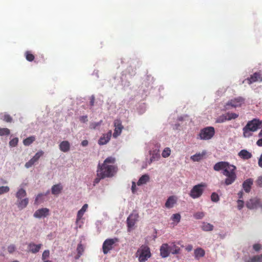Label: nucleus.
Here are the masks:
<instances>
[{
  "label": "nucleus",
  "instance_id": "nucleus-1",
  "mask_svg": "<svg viewBox=\"0 0 262 262\" xmlns=\"http://www.w3.org/2000/svg\"><path fill=\"white\" fill-rule=\"evenodd\" d=\"M213 169L217 171L223 170V174L226 177L224 181V184L226 185L232 184L236 179V166L230 164L227 162L221 161L216 163L214 165Z\"/></svg>",
  "mask_w": 262,
  "mask_h": 262
},
{
  "label": "nucleus",
  "instance_id": "nucleus-2",
  "mask_svg": "<svg viewBox=\"0 0 262 262\" xmlns=\"http://www.w3.org/2000/svg\"><path fill=\"white\" fill-rule=\"evenodd\" d=\"M116 159L112 157H107L102 164H99L97 170L102 177L111 178L118 171V167L115 164Z\"/></svg>",
  "mask_w": 262,
  "mask_h": 262
},
{
  "label": "nucleus",
  "instance_id": "nucleus-3",
  "mask_svg": "<svg viewBox=\"0 0 262 262\" xmlns=\"http://www.w3.org/2000/svg\"><path fill=\"white\" fill-rule=\"evenodd\" d=\"M262 126V121L254 118L248 122L246 125L243 128V136L245 138H249L252 136L251 132H256Z\"/></svg>",
  "mask_w": 262,
  "mask_h": 262
},
{
  "label": "nucleus",
  "instance_id": "nucleus-4",
  "mask_svg": "<svg viewBox=\"0 0 262 262\" xmlns=\"http://www.w3.org/2000/svg\"><path fill=\"white\" fill-rule=\"evenodd\" d=\"M135 256L139 262H145L151 256L149 247L145 245H142L137 250Z\"/></svg>",
  "mask_w": 262,
  "mask_h": 262
},
{
  "label": "nucleus",
  "instance_id": "nucleus-5",
  "mask_svg": "<svg viewBox=\"0 0 262 262\" xmlns=\"http://www.w3.org/2000/svg\"><path fill=\"white\" fill-rule=\"evenodd\" d=\"M206 187V185L203 183L194 185L189 193V196L193 199L199 198L203 194Z\"/></svg>",
  "mask_w": 262,
  "mask_h": 262
},
{
  "label": "nucleus",
  "instance_id": "nucleus-6",
  "mask_svg": "<svg viewBox=\"0 0 262 262\" xmlns=\"http://www.w3.org/2000/svg\"><path fill=\"white\" fill-rule=\"evenodd\" d=\"M215 134L213 127L209 126L202 129L199 134L200 139L201 140H209L213 137Z\"/></svg>",
  "mask_w": 262,
  "mask_h": 262
},
{
  "label": "nucleus",
  "instance_id": "nucleus-7",
  "mask_svg": "<svg viewBox=\"0 0 262 262\" xmlns=\"http://www.w3.org/2000/svg\"><path fill=\"white\" fill-rule=\"evenodd\" d=\"M118 242L117 238H108L104 241L102 245V250L104 254H107L113 249L114 244Z\"/></svg>",
  "mask_w": 262,
  "mask_h": 262
},
{
  "label": "nucleus",
  "instance_id": "nucleus-8",
  "mask_svg": "<svg viewBox=\"0 0 262 262\" xmlns=\"http://www.w3.org/2000/svg\"><path fill=\"white\" fill-rule=\"evenodd\" d=\"M138 218L139 214L135 210H134L132 213L127 217L126 222L128 231H130V229L134 226Z\"/></svg>",
  "mask_w": 262,
  "mask_h": 262
},
{
  "label": "nucleus",
  "instance_id": "nucleus-9",
  "mask_svg": "<svg viewBox=\"0 0 262 262\" xmlns=\"http://www.w3.org/2000/svg\"><path fill=\"white\" fill-rule=\"evenodd\" d=\"M246 207L249 209L262 208V202L257 198H252L246 202Z\"/></svg>",
  "mask_w": 262,
  "mask_h": 262
},
{
  "label": "nucleus",
  "instance_id": "nucleus-10",
  "mask_svg": "<svg viewBox=\"0 0 262 262\" xmlns=\"http://www.w3.org/2000/svg\"><path fill=\"white\" fill-rule=\"evenodd\" d=\"M244 99L241 97H238L229 101L225 105L226 109H229L230 107H240L244 102Z\"/></svg>",
  "mask_w": 262,
  "mask_h": 262
},
{
  "label": "nucleus",
  "instance_id": "nucleus-11",
  "mask_svg": "<svg viewBox=\"0 0 262 262\" xmlns=\"http://www.w3.org/2000/svg\"><path fill=\"white\" fill-rule=\"evenodd\" d=\"M114 124L115 129L113 133V137L116 138L121 134L123 129V126L122 125V122L120 119H115L114 122Z\"/></svg>",
  "mask_w": 262,
  "mask_h": 262
},
{
  "label": "nucleus",
  "instance_id": "nucleus-12",
  "mask_svg": "<svg viewBox=\"0 0 262 262\" xmlns=\"http://www.w3.org/2000/svg\"><path fill=\"white\" fill-rule=\"evenodd\" d=\"M50 210L47 208H42L37 210L34 213V217L35 218L45 217L49 215Z\"/></svg>",
  "mask_w": 262,
  "mask_h": 262
},
{
  "label": "nucleus",
  "instance_id": "nucleus-13",
  "mask_svg": "<svg viewBox=\"0 0 262 262\" xmlns=\"http://www.w3.org/2000/svg\"><path fill=\"white\" fill-rule=\"evenodd\" d=\"M246 80L249 84L257 81H262V75L260 72H255L253 74L251 75L250 77L246 79Z\"/></svg>",
  "mask_w": 262,
  "mask_h": 262
},
{
  "label": "nucleus",
  "instance_id": "nucleus-14",
  "mask_svg": "<svg viewBox=\"0 0 262 262\" xmlns=\"http://www.w3.org/2000/svg\"><path fill=\"white\" fill-rule=\"evenodd\" d=\"M160 255L163 258L168 257L170 253V247L167 244H163L160 249Z\"/></svg>",
  "mask_w": 262,
  "mask_h": 262
},
{
  "label": "nucleus",
  "instance_id": "nucleus-15",
  "mask_svg": "<svg viewBox=\"0 0 262 262\" xmlns=\"http://www.w3.org/2000/svg\"><path fill=\"white\" fill-rule=\"evenodd\" d=\"M253 183V180L251 178H249L246 180L243 183L242 186L243 189L247 193L250 192Z\"/></svg>",
  "mask_w": 262,
  "mask_h": 262
},
{
  "label": "nucleus",
  "instance_id": "nucleus-16",
  "mask_svg": "<svg viewBox=\"0 0 262 262\" xmlns=\"http://www.w3.org/2000/svg\"><path fill=\"white\" fill-rule=\"evenodd\" d=\"M42 246L41 244L36 245L33 243H30L28 246V251L32 253H36L40 250Z\"/></svg>",
  "mask_w": 262,
  "mask_h": 262
},
{
  "label": "nucleus",
  "instance_id": "nucleus-17",
  "mask_svg": "<svg viewBox=\"0 0 262 262\" xmlns=\"http://www.w3.org/2000/svg\"><path fill=\"white\" fill-rule=\"evenodd\" d=\"M112 136L111 131L108 132L106 134H104L99 140L98 144L99 145L106 144L111 139Z\"/></svg>",
  "mask_w": 262,
  "mask_h": 262
},
{
  "label": "nucleus",
  "instance_id": "nucleus-18",
  "mask_svg": "<svg viewBox=\"0 0 262 262\" xmlns=\"http://www.w3.org/2000/svg\"><path fill=\"white\" fill-rule=\"evenodd\" d=\"M206 155V151L204 150L202 152L196 153V154L191 156L190 159L193 162H199L203 159Z\"/></svg>",
  "mask_w": 262,
  "mask_h": 262
},
{
  "label": "nucleus",
  "instance_id": "nucleus-19",
  "mask_svg": "<svg viewBox=\"0 0 262 262\" xmlns=\"http://www.w3.org/2000/svg\"><path fill=\"white\" fill-rule=\"evenodd\" d=\"M29 203V199L27 198L18 200L17 205L19 210H22L26 208Z\"/></svg>",
  "mask_w": 262,
  "mask_h": 262
},
{
  "label": "nucleus",
  "instance_id": "nucleus-20",
  "mask_svg": "<svg viewBox=\"0 0 262 262\" xmlns=\"http://www.w3.org/2000/svg\"><path fill=\"white\" fill-rule=\"evenodd\" d=\"M177 202V198L175 196L172 195L169 196L165 204V206L167 208H172L174 206V205Z\"/></svg>",
  "mask_w": 262,
  "mask_h": 262
},
{
  "label": "nucleus",
  "instance_id": "nucleus-21",
  "mask_svg": "<svg viewBox=\"0 0 262 262\" xmlns=\"http://www.w3.org/2000/svg\"><path fill=\"white\" fill-rule=\"evenodd\" d=\"M88 208V204H85L82 206L81 209L78 211L77 214V217H76V223L77 224H78V223L79 222V221H80V220L81 219L82 216L83 215L84 212L86 211Z\"/></svg>",
  "mask_w": 262,
  "mask_h": 262
},
{
  "label": "nucleus",
  "instance_id": "nucleus-22",
  "mask_svg": "<svg viewBox=\"0 0 262 262\" xmlns=\"http://www.w3.org/2000/svg\"><path fill=\"white\" fill-rule=\"evenodd\" d=\"M70 148V144L68 141H63L59 144V149L63 152H68Z\"/></svg>",
  "mask_w": 262,
  "mask_h": 262
},
{
  "label": "nucleus",
  "instance_id": "nucleus-23",
  "mask_svg": "<svg viewBox=\"0 0 262 262\" xmlns=\"http://www.w3.org/2000/svg\"><path fill=\"white\" fill-rule=\"evenodd\" d=\"M62 186L61 184L54 185L51 188L52 193L54 195L59 194L62 190Z\"/></svg>",
  "mask_w": 262,
  "mask_h": 262
},
{
  "label": "nucleus",
  "instance_id": "nucleus-24",
  "mask_svg": "<svg viewBox=\"0 0 262 262\" xmlns=\"http://www.w3.org/2000/svg\"><path fill=\"white\" fill-rule=\"evenodd\" d=\"M238 156L245 160L249 159L252 156V154L246 149H242L238 153Z\"/></svg>",
  "mask_w": 262,
  "mask_h": 262
},
{
  "label": "nucleus",
  "instance_id": "nucleus-25",
  "mask_svg": "<svg viewBox=\"0 0 262 262\" xmlns=\"http://www.w3.org/2000/svg\"><path fill=\"white\" fill-rule=\"evenodd\" d=\"M194 257L196 259H199L205 255V252L204 249L201 248H198L194 251Z\"/></svg>",
  "mask_w": 262,
  "mask_h": 262
},
{
  "label": "nucleus",
  "instance_id": "nucleus-26",
  "mask_svg": "<svg viewBox=\"0 0 262 262\" xmlns=\"http://www.w3.org/2000/svg\"><path fill=\"white\" fill-rule=\"evenodd\" d=\"M149 180V177L148 174H145L142 176L139 179L137 185L140 186L143 184H145Z\"/></svg>",
  "mask_w": 262,
  "mask_h": 262
},
{
  "label": "nucleus",
  "instance_id": "nucleus-27",
  "mask_svg": "<svg viewBox=\"0 0 262 262\" xmlns=\"http://www.w3.org/2000/svg\"><path fill=\"white\" fill-rule=\"evenodd\" d=\"M0 119L4 120L6 122L10 123L12 121L13 119L12 117L6 113H1L0 114Z\"/></svg>",
  "mask_w": 262,
  "mask_h": 262
},
{
  "label": "nucleus",
  "instance_id": "nucleus-28",
  "mask_svg": "<svg viewBox=\"0 0 262 262\" xmlns=\"http://www.w3.org/2000/svg\"><path fill=\"white\" fill-rule=\"evenodd\" d=\"M27 195L26 190L23 188L19 189L16 193V197L18 200L21 199Z\"/></svg>",
  "mask_w": 262,
  "mask_h": 262
},
{
  "label": "nucleus",
  "instance_id": "nucleus-29",
  "mask_svg": "<svg viewBox=\"0 0 262 262\" xmlns=\"http://www.w3.org/2000/svg\"><path fill=\"white\" fill-rule=\"evenodd\" d=\"M246 262H262V254L255 255L246 260Z\"/></svg>",
  "mask_w": 262,
  "mask_h": 262
},
{
  "label": "nucleus",
  "instance_id": "nucleus-30",
  "mask_svg": "<svg viewBox=\"0 0 262 262\" xmlns=\"http://www.w3.org/2000/svg\"><path fill=\"white\" fill-rule=\"evenodd\" d=\"M77 255L76 259H78L83 254L84 252V248L81 244H79L77 247Z\"/></svg>",
  "mask_w": 262,
  "mask_h": 262
},
{
  "label": "nucleus",
  "instance_id": "nucleus-31",
  "mask_svg": "<svg viewBox=\"0 0 262 262\" xmlns=\"http://www.w3.org/2000/svg\"><path fill=\"white\" fill-rule=\"evenodd\" d=\"M202 229L205 231H212L213 229V226L209 223H204L202 226Z\"/></svg>",
  "mask_w": 262,
  "mask_h": 262
},
{
  "label": "nucleus",
  "instance_id": "nucleus-32",
  "mask_svg": "<svg viewBox=\"0 0 262 262\" xmlns=\"http://www.w3.org/2000/svg\"><path fill=\"white\" fill-rule=\"evenodd\" d=\"M35 140L34 136H30L23 140V143L26 146H29L32 144Z\"/></svg>",
  "mask_w": 262,
  "mask_h": 262
},
{
  "label": "nucleus",
  "instance_id": "nucleus-33",
  "mask_svg": "<svg viewBox=\"0 0 262 262\" xmlns=\"http://www.w3.org/2000/svg\"><path fill=\"white\" fill-rule=\"evenodd\" d=\"M180 252V248L173 245L172 247H170V252L173 254L179 253Z\"/></svg>",
  "mask_w": 262,
  "mask_h": 262
},
{
  "label": "nucleus",
  "instance_id": "nucleus-34",
  "mask_svg": "<svg viewBox=\"0 0 262 262\" xmlns=\"http://www.w3.org/2000/svg\"><path fill=\"white\" fill-rule=\"evenodd\" d=\"M226 116H227V120L229 121L232 119H235L237 118L238 117V114H237L236 113L228 112L226 114Z\"/></svg>",
  "mask_w": 262,
  "mask_h": 262
},
{
  "label": "nucleus",
  "instance_id": "nucleus-35",
  "mask_svg": "<svg viewBox=\"0 0 262 262\" xmlns=\"http://www.w3.org/2000/svg\"><path fill=\"white\" fill-rule=\"evenodd\" d=\"M25 56L26 59L29 61H32L35 58L34 55H33L30 51L26 52Z\"/></svg>",
  "mask_w": 262,
  "mask_h": 262
},
{
  "label": "nucleus",
  "instance_id": "nucleus-36",
  "mask_svg": "<svg viewBox=\"0 0 262 262\" xmlns=\"http://www.w3.org/2000/svg\"><path fill=\"white\" fill-rule=\"evenodd\" d=\"M36 162L37 160L34 157H33L28 162L26 163L25 167L27 168H29L33 165Z\"/></svg>",
  "mask_w": 262,
  "mask_h": 262
},
{
  "label": "nucleus",
  "instance_id": "nucleus-37",
  "mask_svg": "<svg viewBox=\"0 0 262 262\" xmlns=\"http://www.w3.org/2000/svg\"><path fill=\"white\" fill-rule=\"evenodd\" d=\"M10 131L7 128H0V136H8L10 135Z\"/></svg>",
  "mask_w": 262,
  "mask_h": 262
},
{
  "label": "nucleus",
  "instance_id": "nucleus-38",
  "mask_svg": "<svg viewBox=\"0 0 262 262\" xmlns=\"http://www.w3.org/2000/svg\"><path fill=\"white\" fill-rule=\"evenodd\" d=\"M104 178V177H102L99 174V172L98 170H97V178H96L93 181V185L95 186L96 184L99 183L101 179H103Z\"/></svg>",
  "mask_w": 262,
  "mask_h": 262
},
{
  "label": "nucleus",
  "instance_id": "nucleus-39",
  "mask_svg": "<svg viewBox=\"0 0 262 262\" xmlns=\"http://www.w3.org/2000/svg\"><path fill=\"white\" fill-rule=\"evenodd\" d=\"M227 120V116H226V114L222 115L219 117L216 120V123H223Z\"/></svg>",
  "mask_w": 262,
  "mask_h": 262
},
{
  "label": "nucleus",
  "instance_id": "nucleus-40",
  "mask_svg": "<svg viewBox=\"0 0 262 262\" xmlns=\"http://www.w3.org/2000/svg\"><path fill=\"white\" fill-rule=\"evenodd\" d=\"M170 149L169 147H166L163 150L162 153V156L164 158H167L170 156Z\"/></svg>",
  "mask_w": 262,
  "mask_h": 262
},
{
  "label": "nucleus",
  "instance_id": "nucleus-41",
  "mask_svg": "<svg viewBox=\"0 0 262 262\" xmlns=\"http://www.w3.org/2000/svg\"><path fill=\"white\" fill-rule=\"evenodd\" d=\"M18 142V138H14L12 140H11L9 142V145L11 147H15L17 146Z\"/></svg>",
  "mask_w": 262,
  "mask_h": 262
},
{
  "label": "nucleus",
  "instance_id": "nucleus-42",
  "mask_svg": "<svg viewBox=\"0 0 262 262\" xmlns=\"http://www.w3.org/2000/svg\"><path fill=\"white\" fill-rule=\"evenodd\" d=\"M10 188L8 186H1L0 187V195L7 193L9 191Z\"/></svg>",
  "mask_w": 262,
  "mask_h": 262
},
{
  "label": "nucleus",
  "instance_id": "nucleus-43",
  "mask_svg": "<svg viewBox=\"0 0 262 262\" xmlns=\"http://www.w3.org/2000/svg\"><path fill=\"white\" fill-rule=\"evenodd\" d=\"M171 220L173 221L179 223L181 220V215L179 213L173 214L171 216Z\"/></svg>",
  "mask_w": 262,
  "mask_h": 262
},
{
  "label": "nucleus",
  "instance_id": "nucleus-44",
  "mask_svg": "<svg viewBox=\"0 0 262 262\" xmlns=\"http://www.w3.org/2000/svg\"><path fill=\"white\" fill-rule=\"evenodd\" d=\"M211 201L214 202H217L219 201V196L215 192H213L211 195Z\"/></svg>",
  "mask_w": 262,
  "mask_h": 262
},
{
  "label": "nucleus",
  "instance_id": "nucleus-45",
  "mask_svg": "<svg viewBox=\"0 0 262 262\" xmlns=\"http://www.w3.org/2000/svg\"><path fill=\"white\" fill-rule=\"evenodd\" d=\"M204 213L203 212H198L194 214L193 216L196 219H201L204 216Z\"/></svg>",
  "mask_w": 262,
  "mask_h": 262
},
{
  "label": "nucleus",
  "instance_id": "nucleus-46",
  "mask_svg": "<svg viewBox=\"0 0 262 262\" xmlns=\"http://www.w3.org/2000/svg\"><path fill=\"white\" fill-rule=\"evenodd\" d=\"M50 255V251L48 250H45L42 254V259L45 260L46 258H48Z\"/></svg>",
  "mask_w": 262,
  "mask_h": 262
},
{
  "label": "nucleus",
  "instance_id": "nucleus-47",
  "mask_svg": "<svg viewBox=\"0 0 262 262\" xmlns=\"http://www.w3.org/2000/svg\"><path fill=\"white\" fill-rule=\"evenodd\" d=\"M237 204L238 210H241L244 207V202L243 200L239 199L237 201Z\"/></svg>",
  "mask_w": 262,
  "mask_h": 262
},
{
  "label": "nucleus",
  "instance_id": "nucleus-48",
  "mask_svg": "<svg viewBox=\"0 0 262 262\" xmlns=\"http://www.w3.org/2000/svg\"><path fill=\"white\" fill-rule=\"evenodd\" d=\"M43 152L42 150H40L36 152L35 156L33 157L37 161L39 160V159L43 155Z\"/></svg>",
  "mask_w": 262,
  "mask_h": 262
},
{
  "label": "nucleus",
  "instance_id": "nucleus-49",
  "mask_svg": "<svg viewBox=\"0 0 262 262\" xmlns=\"http://www.w3.org/2000/svg\"><path fill=\"white\" fill-rule=\"evenodd\" d=\"M102 121H100L99 122H93L90 125V127L91 129H95L97 126H100L101 123Z\"/></svg>",
  "mask_w": 262,
  "mask_h": 262
},
{
  "label": "nucleus",
  "instance_id": "nucleus-50",
  "mask_svg": "<svg viewBox=\"0 0 262 262\" xmlns=\"http://www.w3.org/2000/svg\"><path fill=\"white\" fill-rule=\"evenodd\" d=\"M15 250V247L13 245H10L8 247V251L10 253H13Z\"/></svg>",
  "mask_w": 262,
  "mask_h": 262
},
{
  "label": "nucleus",
  "instance_id": "nucleus-51",
  "mask_svg": "<svg viewBox=\"0 0 262 262\" xmlns=\"http://www.w3.org/2000/svg\"><path fill=\"white\" fill-rule=\"evenodd\" d=\"M256 183L257 186L259 187L262 186V176H259V177H258L256 181Z\"/></svg>",
  "mask_w": 262,
  "mask_h": 262
},
{
  "label": "nucleus",
  "instance_id": "nucleus-52",
  "mask_svg": "<svg viewBox=\"0 0 262 262\" xmlns=\"http://www.w3.org/2000/svg\"><path fill=\"white\" fill-rule=\"evenodd\" d=\"M90 104L91 106H93L95 103V98L94 95H92L90 97Z\"/></svg>",
  "mask_w": 262,
  "mask_h": 262
},
{
  "label": "nucleus",
  "instance_id": "nucleus-53",
  "mask_svg": "<svg viewBox=\"0 0 262 262\" xmlns=\"http://www.w3.org/2000/svg\"><path fill=\"white\" fill-rule=\"evenodd\" d=\"M261 245L259 244H254L253 246V248L256 251H258L261 249Z\"/></svg>",
  "mask_w": 262,
  "mask_h": 262
},
{
  "label": "nucleus",
  "instance_id": "nucleus-54",
  "mask_svg": "<svg viewBox=\"0 0 262 262\" xmlns=\"http://www.w3.org/2000/svg\"><path fill=\"white\" fill-rule=\"evenodd\" d=\"M80 121L82 122H86L88 121V117L86 116H83L80 117Z\"/></svg>",
  "mask_w": 262,
  "mask_h": 262
},
{
  "label": "nucleus",
  "instance_id": "nucleus-55",
  "mask_svg": "<svg viewBox=\"0 0 262 262\" xmlns=\"http://www.w3.org/2000/svg\"><path fill=\"white\" fill-rule=\"evenodd\" d=\"M136 184L135 182H133L132 186V190L133 193H135V192L136 191Z\"/></svg>",
  "mask_w": 262,
  "mask_h": 262
},
{
  "label": "nucleus",
  "instance_id": "nucleus-56",
  "mask_svg": "<svg viewBox=\"0 0 262 262\" xmlns=\"http://www.w3.org/2000/svg\"><path fill=\"white\" fill-rule=\"evenodd\" d=\"M88 141L86 140H84L81 142V145L83 146H86L88 145Z\"/></svg>",
  "mask_w": 262,
  "mask_h": 262
},
{
  "label": "nucleus",
  "instance_id": "nucleus-57",
  "mask_svg": "<svg viewBox=\"0 0 262 262\" xmlns=\"http://www.w3.org/2000/svg\"><path fill=\"white\" fill-rule=\"evenodd\" d=\"M192 248H193V247L192 245H188L186 247V250L189 252V251H191L192 250Z\"/></svg>",
  "mask_w": 262,
  "mask_h": 262
},
{
  "label": "nucleus",
  "instance_id": "nucleus-58",
  "mask_svg": "<svg viewBox=\"0 0 262 262\" xmlns=\"http://www.w3.org/2000/svg\"><path fill=\"white\" fill-rule=\"evenodd\" d=\"M256 144L258 146H262V138L258 140V141L256 142Z\"/></svg>",
  "mask_w": 262,
  "mask_h": 262
},
{
  "label": "nucleus",
  "instance_id": "nucleus-59",
  "mask_svg": "<svg viewBox=\"0 0 262 262\" xmlns=\"http://www.w3.org/2000/svg\"><path fill=\"white\" fill-rule=\"evenodd\" d=\"M243 191H240L238 193V198L239 199L243 198Z\"/></svg>",
  "mask_w": 262,
  "mask_h": 262
},
{
  "label": "nucleus",
  "instance_id": "nucleus-60",
  "mask_svg": "<svg viewBox=\"0 0 262 262\" xmlns=\"http://www.w3.org/2000/svg\"><path fill=\"white\" fill-rule=\"evenodd\" d=\"M41 196V194H38L37 195V196L36 197V199H35V203H37V201L38 200V199Z\"/></svg>",
  "mask_w": 262,
  "mask_h": 262
},
{
  "label": "nucleus",
  "instance_id": "nucleus-61",
  "mask_svg": "<svg viewBox=\"0 0 262 262\" xmlns=\"http://www.w3.org/2000/svg\"><path fill=\"white\" fill-rule=\"evenodd\" d=\"M258 137L262 138V128L260 132L258 134Z\"/></svg>",
  "mask_w": 262,
  "mask_h": 262
},
{
  "label": "nucleus",
  "instance_id": "nucleus-62",
  "mask_svg": "<svg viewBox=\"0 0 262 262\" xmlns=\"http://www.w3.org/2000/svg\"><path fill=\"white\" fill-rule=\"evenodd\" d=\"M43 260V262H52L51 260Z\"/></svg>",
  "mask_w": 262,
  "mask_h": 262
},
{
  "label": "nucleus",
  "instance_id": "nucleus-63",
  "mask_svg": "<svg viewBox=\"0 0 262 262\" xmlns=\"http://www.w3.org/2000/svg\"><path fill=\"white\" fill-rule=\"evenodd\" d=\"M153 159H154V157L152 156L150 159V162H152V160H153Z\"/></svg>",
  "mask_w": 262,
  "mask_h": 262
},
{
  "label": "nucleus",
  "instance_id": "nucleus-64",
  "mask_svg": "<svg viewBox=\"0 0 262 262\" xmlns=\"http://www.w3.org/2000/svg\"><path fill=\"white\" fill-rule=\"evenodd\" d=\"M12 262H19V261H17V260H14V261H12Z\"/></svg>",
  "mask_w": 262,
  "mask_h": 262
}]
</instances>
